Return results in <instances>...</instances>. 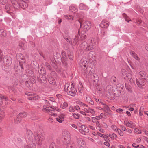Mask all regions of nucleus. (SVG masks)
<instances>
[{"label": "nucleus", "instance_id": "f257e3e1", "mask_svg": "<svg viewBox=\"0 0 148 148\" xmlns=\"http://www.w3.org/2000/svg\"><path fill=\"white\" fill-rule=\"evenodd\" d=\"M44 105L42 110L44 112H48L50 115L54 116H56V114L50 111H54L55 110L60 112L61 110L57 108H53L50 106V104L49 103L48 101L45 100L43 101Z\"/></svg>", "mask_w": 148, "mask_h": 148}, {"label": "nucleus", "instance_id": "f03ea898", "mask_svg": "<svg viewBox=\"0 0 148 148\" xmlns=\"http://www.w3.org/2000/svg\"><path fill=\"white\" fill-rule=\"evenodd\" d=\"M141 78L138 80L137 79L136 82L137 85L139 87H141L145 84L146 81L148 80V77L146 73L143 71H141L139 73Z\"/></svg>", "mask_w": 148, "mask_h": 148}, {"label": "nucleus", "instance_id": "7ed1b4c3", "mask_svg": "<svg viewBox=\"0 0 148 148\" xmlns=\"http://www.w3.org/2000/svg\"><path fill=\"white\" fill-rule=\"evenodd\" d=\"M132 72L129 68L122 69L121 73L124 79L128 80L131 82H133L134 81L132 78Z\"/></svg>", "mask_w": 148, "mask_h": 148}, {"label": "nucleus", "instance_id": "20e7f679", "mask_svg": "<svg viewBox=\"0 0 148 148\" xmlns=\"http://www.w3.org/2000/svg\"><path fill=\"white\" fill-rule=\"evenodd\" d=\"M20 4L18 3V1L15 0H12V3L14 7L16 9H18L21 7L23 9L27 8L28 6V3H29V0H21Z\"/></svg>", "mask_w": 148, "mask_h": 148}, {"label": "nucleus", "instance_id": "39448f33", "mask_svg": "<svg viewBox=\"0 0 148 148\" xmlns=\"http://www.w3.org/2000/svg\"><path fill=\"white\" fill-rule=\"evenodd\" d=\"M64 90L66 92H67L69 95L74 96L76 94L77 91L74 87L72 85H70L68 83L66 84L65 85Z\"/></svg>", "mask_w": 148, "mask_h": 148}, {"label": "nucleus", "instance_id": "423d86ee", "mask_svg": "<svg viewBox=\"0 0 148 148\" xmlns=\"http://www.w3.org/2000/svg\"><path fill=\"white\" fill-rule=\"evenodd\" d=\"M70 138V134L69 132L64 131L62 133V140L63 143L64 145L68 144L69 142Z\"/></svg>", "mask_w": 148, "mask_h": 148}, {"label": "nucleus", "instance_id": "0eeeda50", "mask_svg": "<svg viewBox=\"0 0 148 148\" xmlns=\"http://www.w3.org/2000/svg\"><path fill=\"white\" fill-rule=\"evenodd\" d=\"M26 134L27 135V138L30 147L32 148H36V146L33 143V133L29 130H27Z\"/></svg>", "mask_w": 148, "mask_h": 148}, {"label": "nucleus", "instance_id": "6e6552de", "mask_svg": "<svg viewBox=\"0 0 148 148\" xmlns=\"http://www.w3.org/2000/svg\"><path fill=\"white\" fill-rule=\"evenodd\" d=\"M88 64V59L86 58H82L80 62V65L83 70L85 71L87 68V65Z\"/></svg>", "mask_w": 148, "mask_h": 148}, {"label": "nucleus", "instance_id": "1a4fd4ad", "mask_svg": "<svg viewBox=\"0 0 148 148\" xmlns=\"http://www.w3.org/2000/svg\"><path fill=\"white\" fill-rule=\"evenodd\" d=\"M34 138L37 144H40L42 141L44 140V137L43 136L39 134H35L34 135Z\"/></svg>", "mask_w": 148, "mask_h": 148}, {"label": "nucleus", "instance_id": "9d476101", "mask_svg": "<svg viewBox=\"0 0 148 148\" xmlns=\"http://www.w3.org/2000/svg\"><path fill=\"white\" fill-rule=\"evenodd\" d=\"M26 95L28 96V99L30 100H36L39 98L38 95L28 92L26 93Z\"/></svg>", "mask_w": 148, "mask_h": 148}, {"label": "nucleus", "instance_id": "9b49d317", "mask_svg": "<svg viewBox=\"0 0 148 148\" xmlns=\"http://www.w3.org/2000/svg\"><path fill=\"white\" fill-rule=\"evenodd\" d=\"M81 26H82L85 29L88 30L91 27V24L90 22L89 21H85L82 25L80 22Z\"/></svg>", "mask_w": 148, "mask_h": 148}, {"label": "nucleus", "instance_id": "f8f14e48", "mask_svg": "<svg viewBox=\"0 0 148 148\" xmlns=\"http://www.w3.org/2000/svg\"><path fill=\"white\" fill-rule=\"evenodd\" d=\"M85 112L87 113H90L92 114V116H94L95 114V110L93 109H91L88 107V105L87 107L84 109H82Z\"/></svg>", "mask_w": 148, "mask_h": 148}, {"label": "nucleus", "instance_id": "ddd939ff", "mask_svg": "<svg viewBox=\"0 0 148 148\" xmlns=\"http://www.w3.org/2000/svg\"><path fill=\"white\" fill-rule=\"evenodd\" d=\"M16 58L19 61V63H24L25 62V60L24 58L23 55L21 53H19L17 54Z\"/></svg>", "mask_w": 148, "mask_h": 148}, {"label": "nucleus", "instance_id": "4468645a", "mask_svg": "<svg viewBox=\"0 0 148 148\" xmlns=\"http://www.w3.org/2000/svg\"><path fill=\"white\" fill-rule=\"evenodd\" d=\"M109 22L105 20H103L100 24V26L103 28H107L109 25Z\"/></svg>", "mask_w": 148, "mask_h": 148}, {"label": "nucleus", "instance_id": "2eb2a0df", "mask_svg": "<svg viewBox=\"0 0 148 148\" xmlns=\"http://www.w3.org/2000/svg\"><path fill=\"white\" fill-rule=\"evenodd\" d=\"M77 141L79 148H84L85 146V142L82 139H78Z\"/></svg>", "mask_w": 148, "mask_h": 148}, {"label": "nucleus", "instance_id": "dca6fc26", "mask_svg": "<svg viewBox=\"0 0 148 148\" xmlns=\"http://www.w3.org/2000/svg\"><path fill=\"white\" fill-rule=\"evenodd\" d=\"M124 124L127 127L131 128H134L135 126V123L131 121H125L124 122Z\"/></svg>", "mask_w": 148, "mask_h": 148}, {"label": "nucleus", "instance_id": "f3484780", "mask_svg": "<svg viewBox=\"0 0 148 148\" xmlns=\"http://www.w3.org/2000/svg\"><path fill=\"white\" fill-rule=\"evenodd\" d=\"M81 129L80 130V132L83 134H86V133L88 132V128L84 125H82L81 127Z\"/></svg>", "mask_w": 148, "mask_h": 148}, {"label": "nucleus", "instance_id": "a211bd4d", "mask_svg": "<svg viewBox=\"0 0 148 148\" xmlns=\"http://www.w3.org/2000/svg\"><path fill=\"white\" fill-rule=\"evenodd\" d=\"M3 59H5V63L6 64L10 65L12 63L11 59L9 57L5 56L3 57Z\"/></svg>", "mask_w": 148, "mask_h": 148}, {"label": "nucleus", "instance_id": "6ab92c4d", "mask_svg": "<svg viewBox=\"0 0 148 148\" xmlns=\"http://www.w3.org/2000/svg\"><path fill=\"white\" fill-rule=\"evenodd\" d=\"M64 115L63 114H62L59 116L58 118H56L57 121L60 123H62L64 120Z\"/></svg>", "mask_w": 148, "mask_h": 148}, {"label": "nucleus", "instance_id": "aec40b11", "mask_svg": "<svg viewBox=\"0 0 148 148\" xmlns=\"http://www.w3.org/2000/svg\"><path fill=\"white\" fill-rule=\"evenodd\" d=\"M86 100L90 104L93 105L94 104V102L91 98L88 95H87L86 97Z\"/></svg>", "mask_w": 148, "mask_h": 148}, {"label": "nucleus", "instance_id": "412c9836", "mask_svg": "<svg viewBox=\"0 0 148 148\" xmlns=\"http://www.w3.org/2000/svg\"><path fill=\"white\" fill-rule=\"evenodd\" d=\"M86 33L85 31H82L81 32L80 38L82 40H84L86 38Z\"/></svg>", "mask_w": 148, "mask_h": 148}, {"label": "nucleus", "instance_id": "4be33fe9", "mask_svg": "<svg viewBox=\"0 0 148 148\" xmlns=\"http://www.w3.org/2000/svg\"><path fill=\"white\" fill-rule=\"evenodd\" d=\"M79 36H75L74 40L72 41V45H75L78 41Z\"/></svg>", "mask_w": 148, "mask_h": 148}, {"label": "nucleus", "instance_id": "5701e85b", "mask_svg": "<svg viewBox=\"0 0 148 148\" xmlns=\"http://www.w3.org/2000/svg\"><path fill=\"white\" fill-rule=\"evenodd\" d=\"M88 44L87 43L85 42H84L82 43L81 45V47L82 49H84L86 50L87 46Z\"/></svg>", "mask_w": 148, "mask_h": 148}, {"label": "nucleus", "instance_id": "b1692460", "mask_svg": "<svg viewBox=\"0 0 148 148\" xmlns=\"http://www.w3.org/2000/svg\"><path fill=\"white\" fill-rule=\"evenodd\" d=\"M27 115V113L25 112H22L20 113L18 115V116L20 117H25Z\"/></svg>", "mask_w": 148, "mask_h": 148}, {"label": "nucleus", "instance_id": "393cba45", "mask_svg": "<svg viewBox=\"0 0 148 148\" xmlns=\"http://www.w3.org/2000/svg\"><path fill=\"white\" fill-rule=\"evenodd\" d=\"M131 53L133 57L136 60H140L139 58L138 57V56L135 54L134 52L133 51L131 52Z\"/></svg>", "mask_w": 148, "mask_h": 148}, {"label": "nucleus", "instance_id": "a878e982", "mask_svg": "<svg viewBox=\"0 0 148 148\" xmlns=\"http://www.w3.org/2000/svg\"><path fill=\"white\" fill-rule=\"evenodd\" d=\"M64 17L66 19L71 21L73 20L74 18L71 15H65L64 16Z\"/></svg>", "mask_w": 148, "mask_h": 148}, {"label": "nucleus", "instance_id": "bb28decb", "mask_svg": "<svg viewBox=\"0 0 148 148\" xmlns=\"http://www.w3.org/2000/svg\"><path fill=\"white\" fill-rule=\"evenodd\" d=\"M69 10L72 12H75L77 10V9L74 6H71L69 7Z\"/></svg>", "mask_w": 148, "mask_h": 148}, {"label": "nucleus", "instance_id": "cd10ccee", "mask_svg": "<svg viewBox=\"0 0 148 148\" xmlns=\"http://www.w3.org/2000/svg\"><path fill=\"white\" fill-rule=\"evenodd\" d=\"M6 36V34L3 29L0 30V36L4 37Z\"/></svg>", "mask_w": 148, "mask_h": 148}, {"label": "nucleus", "instance_id": "c85d7f7f", "mask_svg": "<svg viewBox=\"0 0 148 148\" xmlns=\"http://www.w3.org/2000/svg\"><path fill=\"white\" fill-rule=\"evenodd\" d=\"M78 104L81 105V106L82 107L83 109H84L86 107H87L88 105H86L81 102H79L78 103Z\"/></svg>", "mask_w": 148, "mask_h": 148}, {"label": "nucleus", "instance_id": "c756f323", "mask_svg": "<svg viewBox=\"0 0 148 148\" xmlns=\"http://www.w3.org/2000/svg\"><path fill=\"white\" fill-rule=\"evenodd\" d=\"M4 99L5 100H6L7 98L6 97L3 96L1 95H0V105H1L2 104V100Z\"/></svg>", "mask_w": 148, "mask_h": 148}, {"label": "nucleus", "instance_id": "7c9ffc66", "mask_svg": "<svg viewBox=\"0 0 148 148\" xmlns=\"http://www.w3.org/2000/svg\"><path fill=\"white\" fill-rule=\"evenodd\" d=\"M68 106V104L66 102H64L63 104H62L60 105V107L62 109H65Z\"/></svg>", "mask_w": 148, "mask_h": 148}, {"label": "nucleus", "instance_id": "2f4dec72", "mask_svg": "<svg viewBox=\"0 0 148 148\" xmlns=\"http://www.w3.org/2000/svg\"><path fill=\"white\" fill-rule=\"evenodd\" d=\"M20 118V117H18V115L17 118L15 119L14 120L15 123H18L21 121V119Z\"/></svg>", "mask_w": 148, "mask_h": 148}, {"label": "nucleus", "instance_id": "473e14b6", "mask_svg": "<svg viewBox=\"0 0 148 148\" xmlns=\"http://www.w3.org/2000/svg\"><path fill=\"white\" fill-rule=\"evenodd\" d=\"M72 115L73 117L76 119H79L80 116V115L79 114L75 113H72Z\"/></svg>", "mask_w": 148, "mask_h": 148}, {"label": "nucleus", "instance_id": "72a5a7b5", "mask_svg": "<svg viewBox=\"0 0 148 148\" xmlns=\"http://www.w3.org/2000/svg\"><path fill=\"white\" fill-rule=\"evenodd\" d=\"M123 16L125 19V21L127 22H129L130 21H131V20L129 18L126 14H123Z\"/></svg>", "mask_w": 148, "mask_h": 148}, {"label": "nucleus", "instance_id": "f704fd0d", "mask_svg": "<svg viewBox=\"0 0 148 148\" xmlns=\"http://www.w3.org/2000/svg\"><path fill=\"white\" fill-rule=\"evenodd\" d=\"M11 7L10 5H8L5 6V9L6 10L7 12H8V11L11 10Z\"/></svg>", "mask_w": 148, "mask_h": 148}, {"label": "nucleus", "instance_id": "c9c22d12", "mask_svg": "<svg viewBox=\"0 0 148 148\" xmlns=\"http://www.w3.org/2000/svg\"><path fill=\"white\" fill-rule=\"evenodd\" d=\"M93 48V47L90 45V44L87 46L86 50L88 51L92 49Z\"/></svg>", "mask_w": 148, "mask_h": 148}, {"label": "nucleus", "instance_id": "e433bc0d", "mask_svg": "<svg viewBox=\"0 0 148 148\" xmlns=\"http://www.w3.org/2000/svg\"><path fill=\"white\" fill-rule=\"evenodd\" d=\"M103 138H104L105 140L106 141H109V138L108 136V134H107L106 135H104Z\"/></svg>", "mask_w": 148, "mask_h": 148}, {"label": "nucleus", "instance_id": "4c0bfd02", "mask_svg": "<svg viewBox=\"0 0 148 148\" xmlns=\"http://www.w3.org/2000/svg\"><path fill=\"white\" fill-rule=\"evenodd\" d=\"M134 132L135 133L137 134H140L141 132L140 130L137 128H136L134 129Z\"/></svg>", "mask_w": 148, "mask_h": 148}, {"label": "nucleus", "instance_id": "58836bf2", "mask_svg": "<svg viewBox=\"0 0 148 148\" xmlns=\"http://www.w3.org/2000/svg\"><path fill=\"white\" fill-rule=\"evenodd\" d=\"M8 0H0V3L2 5H4L6 3Z\"/></svg>", "mask_w": 148, "mask_h": 148}, {"label": "nucleus", "instance_id": "ea45409f", "mask_svg": "<svg viewBox=\"0 0 148 148\" xmlns=\"http://www.w3.org/2000/svg\"><path fill=\"white\" fill-rule=\"evenodd\" d=\"M69 110L70 112H74L75 110L74 108H73V107L72 106H70L69 107Z\"/></svg>", "mask_w": 148, "mask_h": 148}, {"label": "nucleus", "instance_id": "a19ab883", "mask_svg": "<svg viewBox=\"0 0 148 148\" xmlns=\"http://www.w3.org/2000/svg\"><path fill=\"white\" fill-rule=\"evenodd\" d=\"M64 38L68 42H69L72 45V40H71V39L65 37H64Z\"/></svg>", "mask_w": 148, "mask_h": 148}, {"label": "nucleus", "instance_id": "79ce46f5", "mask_svg": "<svg viewBox=\"0 0 148 148\" xmlns=\"http://www.w3.org/2000/svg\"><path fill=\"white\" fill-rule=\"evenodd\" d=\"M68 57L71 60H72L73 58V55L72 53H70L68 55Z\"/></svg>", "mask_w": 148, "mask_h": 148}, {"label": "nucleus", "instance_id": "37998d69", "mask_svg": "<svg viewBox=\"0 0 148 148\" xmlns=\"http://www.w3.org/2000/svg\"><path fill=\"white\" fill-rule=\"evenodd\" d=\"M117 131L119 134L121 136H122L123 135V133L119 129H118Z\"/></svg>", "mask_w": 148, "mask_h": 148}, {"label": "nucleus", "instance_id": "c03bdc74", "mask_svg": "<svg viewBox=\"0 0 148 148\" xmlns=\"http://www.w3.org/2000/svg\"><path fill=\"white\" fill-rule=\"evenodd\" d=\"M79 8L81 10H84L85 9V5L82 4H81L79 5Z\"/></svg>", "mask_w": 148, "mask_h": 148}, {"label": "nucleus", "instance_id": "a18cd8bd", "mask_svg": "<svg viewBox=\"0 0 148 148\" xmlns=\"http://www.w3.org/2000/svg\"><path fill=\"white\" fill-rule=\"evenodd\" d=\"M91 41V42L90 44V45L93 47L95 45V42L94 40H92Z\"/></svg>", "mask_w": 148, "mask_h": 148}, {"label": "nucleus", "instance_id": "49530a36", "mask_svg": "<svg viewBox=\"0 0 148 148\" xmlns=\"http://www.w3.org/2000/svg\"><path fill=\"white\" fill-rule=\"evenodd\" d=\"M111 128L113 130L115 131H116V130L118 129H117V127L115 125H112L111 126Z\"/></svg>", "mask_w": 148, "mask_h": 148}, {"label": "nucleus", "instance_id": "de8ad7c7", "mask_svg": "<svg viewBox=\"0 0 148 148\" xmlns=\"http://www.w3.org/2000/svg\"><path fill=\"white\" fill-rule=\"evenodd\" d=\"M62 55L63 59H64L66 57V54L64 52L62 51Z\"/></svg>", "mask_w": 148, "mask_h": 148}, {"label": "nucleus", "instance_id": "09e8293b", "mask_svg": "<svg viewBox=\"0 0 148 148\" xmlns=\"http://www.w3.org/2000/svg\"><path fill=\"white\" fill-rule=\"evenodd\" d=\"M132 146L135 148L139 147V145L136 143H134L132 144Z\"/></svg>", "mask_w": 148, "mask_h": 148}, {"label": "nucleus", "instance_id": "8fccbe9b", "mask_svg": "<svg viewBox=\"0 0 148 148\" xmlns=\"http://www.w3.org/2000/svg\"><path fill=\"white\" fill-rule=\"evenodd\" d=\"M49 148H56L55 144L53 143L51 144Z\"/></svg>", "mask_w": 148, "mask_h": 148}, {"label": "nucleus", "instance_id": "3c124183", "mask_svg": "<svg viewBox=\"0 0 148 148\" xmlns=\"http://www.w3.org/2000/svg\"><path fill=\"white\" fill-rule=\"evenodd\" d=\"M5 59H3V58L1 56H0V62H5Z\"/></svg>", "mask_w": 148, "mask_h": 148}, {"label": "nucleus", "instance_id": "603ef678", "mask_svg": "<svg viewBox=\"0 0 148 148\" xmlns=\"http://www.w3.org/2000/svg\"><path fill=\"white\" fill-rule=\"evenodd\" d=\"M96 124V126L99 128H100V125L99 124V122L97 121H96V123H95Z\"/></svg>", "mask_w": 148, "mask_h": 148}, {"label": "nucleus", "instance_id": "864d4df0", "mask_svg": "<svg viewBox=\"0 0 148 148\" xmlns=\"http://www.w3.org/2000/svg\"><path fill=\"white\" fill-rule=\"evenodd\" d=\"M109 141H106V142H104V144L105 145H106L108 147H109V146H110V144L109 143Z\"/></svg>", "mask_w": 148, "mask_h": 148}, {"label": "nucleus", "instance_id": "5fc2aeb1", "mask_svg": "<svg viewBox=\"0 0 148 148\" xmlns=\"http://www.w3.org/2000/svg\"><path fill=\"white\" fill-rule=\"evenodd\" d=\"M74 109L78 111L80 110V108L78 106H76L74 107Z\"/></svg>", "mask_w": 148, "mask_h": 148}, {"label": "nucleus", "instance_id": "6e6d98bb", "mask_svg": "<svg viewBox=\"0 0 148 148\" xmlns=\"http://www.w3.org/2000/svg\"><path fill=\"white\" fill-rule=\"evenodd\" d=\"M101 118H106V115H104V114L103 113H101L100 115L99 116Z\"/></svg>", "mask_w": 148, "mask_h": 148}, {"label": "nucleus", "instance_id": "4d7b16f0", "mask_svg": "<svg viewBox=\"0 0 148 148\" xmlns=\"http://www.w3.org/2000/svg\"><path fill=\"white\" fill-rule=\"evenodd\" d=\"M92 121L94 123H96V121H97V120H96V119L95 117H92Z\"/></svg>", "mask_w": 148, "mask_h": 148}, {"label": "nucleus", "instance_id": "13d9d810", "mask_svg": "<svg viewBox=\"0 0 148 148\" xmlns=\"http://www.w3.org/2000/svg\"><path fill=\"white\" fill-rule=\"evenodd\" d=\"M127 131V132L130 134H132V130L130 129H126V130Z\"/></svg>", "mask_w": 148, "mask_h": 148}, {"label": "nucleus", "instance_id": "bf43d9fd", "mask_svg": "<svg viewBox=\"0 0 148 148\" xmlns=\"http://www.w3.org/2000/svg\"><path fill=\"white\" fill-rule=\"evenodd\" d=\"M141 140L140 138H138L136 139V142L139 143L141 142Z\"/></svg>", "mask_w": 148, "mask_h": 148}, {"label": "nucleus", "instance_id": "052dcab7", "mask_svg": "<svg viewBox=\"0 0 148 148\" xmlns=\"http://www.w3.org/2000/svg\"><path fill=\"white\" fill-rule=\"evenodd\" d=\"M97 135H98L99 136H100L101 137H103V136L104 135L103 134H102L101 133H100L99 132H97Z\"/></svg>", "mask_w": 148, "mask_h": 148}, {"label": "nucleus", "instance_id": "680f3d73", "mask_svg": "<svg viewBox=\"0 0 148 148\" xmlns=\"http://www.w3.org/2000/svg\"><path fill=\"white\" fill-rule=\"evenodd\" d=\"M49 99L50 101L53 102H54L55 101V99L53 97H50L49 98Z\"/></svg>", "mask_w": 148, "mask_h": 148}, {"label": "nucleus", "instance_id": "e2e57ef3", "mask_svg": "<svg viewBox=\"0 0 148 148\" xmlns=\"http://www.w3.org/2000/svg\"><path fill=\"white\" fill-rule=\"evenodd\" d=\"M71 126L74 128H75V129H77V126H76V125L75 124H72L71 125Z\"/></svg>", "mask_w": 148, "mask_h": 148}, {"label": "nucleus", "instance_id": "0e129e2a", "mask_svg": "<svg viewBox=\"0 0 148 148\" xmlns=\"http://www.w3.org/2000/svg\"><path fill=\"white\" fill-rule=\"evenodd\" d=\"M121 128L122 130L123 131H125L126 130V128L124 126H121Z\"/></svg>", "mask_w": 148, "mask_h": 148}, {"label": "nucleus", "instance_id": "69168bd1", "mask_svg": "<svg viewBox=\"0 0 148 148\" xmlns=\"http://www.w3.org/2000/svg\"><path fill=\"white\" fill-rule=\"evenodd\" d=\"M116 111L118 112H121L123 111V110L121 109H117L116 110Z\"/></svg>", "mask_w": 148, "mask_h": 148}, {"label": "nucleus", "instance_id": "338daca9", "mask_svg": "<svg viewBox=\"0 0 148 148\" xmlns=\"http://www.w3.org/2000/svg\"><path fill=\"white\" fill-rule=\"evenodd\" d=\"M80 113L81 114H82L84 115H86V114L85 113V112H84V111H81L80 112Z\"/></svg>", "mask_w": 148, "mask_h": 148}, {"label": "nucleus", "instance_id": "774afa93", "mask_svg": "<svg viewBox=\"0 0 148 148\" xmlns=\"http://www.w3.org/2000/svg\"><path fill=\"white\" fill-rule=\"evenodd\" d=\"M95 118L97 121L101 119L100 116H97Z\"/></svg>", "mask_w": 148, "mask_h": 148}]
</instances>
